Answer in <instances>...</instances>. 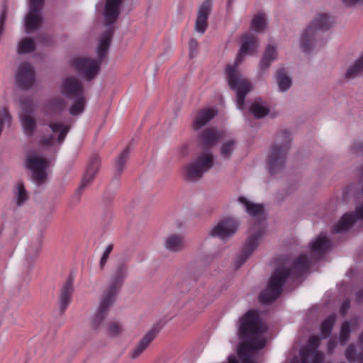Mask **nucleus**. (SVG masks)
<instances>
[{
  "instance_id": "nucleus-1",
  "label": "nucleus",
  "mask_w": 363,
  "mask_h": 363,
  "mask_svg": "<svg viewBox=\"0 0 363 363\" xmlns=\"http://www.w3.org/2000/svg\"><path fill=\"white\" fill-rule=\"evenodd\" d=\"M330 242L325 234L320 233L311 242L310 255L301 254L294 263L291 269L288 267V263L284 262L277 267L272 274L269 283L259 295V301L262 303H269L274 301L281 294L282 286L286 279L294 274L296 277L306 272L309 264L319 259L329 250Z\"/></svg>"
},
{
  "instance_id": "nucleus-2",
  "label": "nucleus",
  "mask_w": 363,
  "mask_h": 363,
  "mask_svg": "<svg viewBox=\"0 0 363 363\" xmlns=\"http://www.w3.org/2000/svg\"><path fill=\"white\" fill-rule=\"evenodd\" d=\"M267 330L258 313L250 311L240 319L239 333L241 342L238 348L240 363H257V352L266 344ZM228 363H240L235 357H228Z\"/></svg>"
},
{
  "instance_id": "nucleus-3",
  "label": "nucleus",
  "mask_w": 363,
  "mask_h": 363,
  "mask_svg": "<svg viewBox=\"0 0 363 363\" xmlns=\"http://www.w3.org/2000/svg\"><path fill=\"white\" fill-rule=\"evenodd\" d=\"M257 48V36L251 33L245 34L242 38V45L234 65H228L225 69L226 79L230 89L236 92V105L240 110L244 108L245 96L252 86L240 72L238 66L242 62L244 55H252Z\"/></svg>"
},
{
  "instance_id": "nucleus-4",
  "label": "nucleus",
  "mask_w": 363,
  "mask_h": 363,
  "mask_svg": "<svg viewBox=\"0 0 363 363\" xmlns=\"http://www.w3.org/2000/svg\"><path fill=\"white\" fill-rule=\"evenodd\" d=\"M128 275V269L125 263H120L116 267L103 291L99 307L96 313L90 318V327L92 330L97 331L101 328Z\"/></svg>"
},
{
  "instance_id": "nucleus-5",
  "label": "nucleus",
  "mask_w": 363,
  "mask_h": 363,
  "mask_svg": "<svg viewBox=\"0 0 363 363\" xmlns=\"http://www.w3.org/2000/svg\"><path fill=\"white\" fill-rule=\"evenodd\" d=\"M113 33V28L108 27L101 35L99 45L96 49L98 60L86 57H78L72 60V67L86 80L90 81L99 74L101 60L108 52Z\"/></svg>"
},
{
  "instance_id": "nucleus-6",
  "label": "nucleus",
  "mask_w": 363,
  "mask_h": 363,
  "mask_svg": "<svg viewBox=\"0 0 363 363\" xmlns=\"http://www.w3.org/2000/svg\"><path fill=\"white\" fill-rule=\"evenodd\" d=\"M291 143V135L289 131L282 130L277 133L267 160L268 168L272 174H276L284 169Z\"/></svg>"
},
{
  "instance_id": "nucleus-7",
  "label": "nucleus",
  "mask_w": 363,
  "mask_h": 363,
  "mask_svg": "<svg viewBox=\"0 0 363 363\" xmlns=\"http://www.w3.org/2000/svg\"><path fill=\"white\" fill-rule=\"evenodd\" d=\"M213 163L214 157L211 152H201L184 167L183 177L188 182L198 181L213 167Z\"/></svg>"
},
{
  "instance_id": "nucleus-8",
  "label": "nucleus",
  "mask_w": 363,
  "mask_h": 363,
  "mask_svg": "<svg viewBox=\"0 0 363 363\" xmlns=\"http://www.w3.org/2000/svg\"><path fill=\"white\" fill-rule=\"evenodd\" d=\"M264 232L265 228L263 223H261L255 224L250 230L249 235L245 240L243 248L237 259V263L239 266L243 264L256 250L260 243Z\"/></svg>"
},
{
  "instance_id": "nucleus-9",
  "label": "nucleus",
  "mask_w": 363,
  "mask_h": 363,
  "mask_svg": "<svg viewBox=\"0 0 363 363\" xmlns=\"http://www.w3.org/2000/svg\"><path fill=\"white\" fill-rule=\"evenodd\" d=\"M48 165V160L37 152H31L26 156V167L32 172L37 184H40L45 180L47 177L45 169Z\"/></svg>"
},
{
  "instance_id": "nucleus-10",
  "label": "nucleus",
  "mask_w": 363,
  "mask_h": 363,
  "mask_svg": "<svg viewBox=\"0 0 363 363\" xmlns=\"http://www.w3.org/2000/svg\"><path fill=\"white\" fill-rule=\"evenodd\" d=\"M238 226L239 223L236 219L231 217H225L212 226L208 230V235L210 237H216L222 240H227L235 234Z\"/></svg>"
},
{
  "instance_id": "nucleus-11",
  "label": "nucleus",
  "mask_w": 363,
  "mask_h": 363,
  "mask_svg": "<svg viewBox=\"0 0 363 363\" xmlns=\"http://www.w3.org/2000/svg\"><path fill=\"white\" fill-rule=\"evenodd\" d=\"M319 343L318 337H311L308 345L300 352V359L294 357L291 363H321L323 354L317 350Z\"/></svg>"
},
{
  "instance_id": "nucleus-12",
  "label": "nucleus",
  "mask_w": 363,
  "mask_h": 363,
  "mask_svg": "<svg viewBox=\"0 0 363 363\" xmlns=\"http://www.w3.org/2000/svg\"><path fill=\"white\" fill-rule=\"evenodd\" d=\"M48 126L52 131V134L43 138L40 143L41 145L52 147L56 143L62 144L69 130V126L61 121H52Z\"/></svg>"
},
{
  "instance_id": "nucleus-13",
  "label": "nucleus",
  "mask_w": 363,
  "mask_h": 363,
  "mask_svg": "<svg viewBox=\"0 0 363 363\" xmlns=\"http://www.w3.org/2000/svg\"><path fill=\"white\" fill-rule=\"evenodd\" d=\"M15 79L21 89L30 88L35 82V72L32 65L28 62L21 63L16 72Z\"/></svg>"
},
{
  "instance_id": "nucleus-14",
  "label": "nucleus",
  "mask_w": 363,
  "mask_h": 363,
  "mask_svg": "<svg viewBox=\"0 0 363 363\" xmlns=\"http://www.w3.org/2000/svg\"><path fill=\"white\" fill-rule=\"evenodd\" d=\"M61 92L64 96L72 98L84 94V87L82 82L77 78L67 77L62 82Z\"/></svg>"
},
{
  "instance_id": "nucleus-15",
  "label": "nucleus",
  "mask_w": 363,
  "mask_h": 363,
  "mask_svg": "<svg viewBox=\"0 0 363 363\" xmlns=\"http://www.w3.org/2000/svg\"><path fill=\"white\" fill-rule=\"evenodd\" d=\"M32 111L30 104H23L22 111L19 114L23 133L28 136L33 135L36 129V121L32 115Z\"/></svg>"
},
{
  "instance_id": "nucleus-16",
  "label": "nucleus",
  "mask_w": 363,
  "mask_h": 363,
  "mask_svg": "<svg viewBox=\"0 0 363 363\" xmlns=\"http://www.w3.org/2000/svg\"><path fill=\"white\" fill-rule=\"evenodd\" d=\"M211 0H205L199 6L195 24V30L201 34L204 33L208 26V18L211 11Z\"/></svg>"
},
{
  "instance_id": "nucleus-17",
  "label": "nucleus",
  "mask_w": 363,
  "mask_h": 363,
  "mask_svg": "<svg viewBox=\"0 0 363 363\" xmlns=\"http://www.w3.org/2000/svg\"><path fill=\"white\" fill-rule=\"evenodd\" d=\"M123 0H106L103 11L104 23L113 24L118 19Z\"/></svg>"
},
{
  "instance_id": "nucleus-18",
  "label": "nucleus",
  "mask_w": 363,
  "mask_h": 363,
  "mask_svg": "<svg viewBox=\"0 0 363 363\" xmlns=\"http://www.w3.org/2000/svg\"><path fill=\"white\" fill-rule=\"evenodd\" d=\"M334 24L333 18L328 13H318L312 19L308 27L311 29L320 32H325L330 30Z\"/></svg>"
},
{
  "instance_id": "nucleus-19",
  "label": "nucleus",
  "mask_w": 363,
  "mask_h": 363,
  "mask_svg": "<svg viewBox=\"0 0 363 363\" xmlns=\"http://www.w3.org/2000/svg\"><path fill=\"white\" fill-rule=\"evenodd\" d=\"M163 246L169 252H180L186 248L185 237L179 233L169 234L164 238Z\"/></svg>"
},
{
  "instance_id": "nucleus-20",
  "label": "nucleus",
  "mask_w": 363,
  "mask_h": 363,
  "mask_svg": "<svg viewBox=\"0 0 363 363\" xmlns=\"http://www.w3.org/2000/svg\"><path fill=\"white\" fill-rule=\"evenodd\" d=\"M158 331L155 328L150 330L138 342L130 354L132 359H137L148 347L150 343L157 335Z\"/></svg>"
},
{
  "instance_id": "nucleus-21",
  "label": "nucleus",
  "mask_w": 363,
  "mask_h": 363,
  "mask_svg": "<svg viewBox=\"0 0 363 363\" xmlns=\"http://www.w3.org/2000/svg\"><path fill=\"white\" fill-rule=\"evenodd\" d=\"M316 43V32L311 29V27L307 26L302 32L300 39L299 45L301 49L306 52L311 51Z\"/></svg>"
},
{
  "instance_id": "nucleus-22",
  "label": "nucleus",
  "mask_w": 363,
  "mask_h": 363,
  "mask_svg": "<svg viewBox=\"0 0 363 363\" xmlns=\"http://www.w3.org/2000/svg\"><path fill=\"white\" fill-rule=\"evenodd\" d=\"M363 76V52L345 69L344 77L346 80H353Z\"/></svg>"
},
{
  "instance_id": "nucleus-23",
  "label": "nucleus",
  "mask_w": 363,
  "mask_h": 363,
  "mask_svg": "<svg viewBox=\"0 0 363 363\" xmlns=\"http://www.w3.org/2000/svg\"><path fill=\"white\" fill-rule=\"evenodd\" d=\"M100 164L99 159L97 156L94 155L91 158L86 174L84 175L81 184L77 190L78 192L89 184L94 178L96 174Z\"/></svg>"
},
{
  "instance_id": "nucleus-24",
  "label": "nucleus",
  "mask_w": 363,
  "mask_h": 363,
  "mask_svg": "<svg viewBox=\"0 0 363 363\" xmlns=\"http://www.w3.org/2000/svg\"><path fill=\"white\" fill-rule=\"evenodd\" d=\"M217 115V110L214 108L201 109L194 119L192 127L196 130L204 126Z\"/></svg>"
},
{
  "instance_id": "nucleus-25",
  "label": "nucleus",
  "mask_w": 363,
  "mask_h": 363,
  "mask_svg": "<svg viewBox=\"0 0 363 363\" xmlns=\"http://www.w3.org/2000/svg\"><path fill=\"white\" fill-rule=\"evenodd\" d=\"M42 16L40 11L29 9L25 18V28L27 33L38 30L42 23Z\"/></svg>"
},
{
  "instance_id": "nucleus-26",
  "label": "nucleus",
  "mask_w": 363,
  "mask_h": 363,
  "mask_svg": "<svg viewBox=\"0 0 363 363\" xmlns=\"http://www.w3.org/2000/svg\"><path fill=\"white\" fill-rule=\"evenodd\" d=\"M73 290V279L69 277L61 289L60 295V308L62 312L65 311L69 305Z\"/></svg>"
},
{
  "instance_id": "nucleus-27",
  "label": "nucleus",
  "mask_w": 363,
  "mask_h": 363,
  "mask_svg": "<svg viewBox=\"0 0 363 363\" xmlns=\"http://www.w3.org/2000/svg\"><path fill=\"white\" fill-rule=\"evenodd\" d=\"M275 81L278 89L281 92H285L289 90L292 84L291 77L284 67H280L277 70Z\"/></svg>"
},
{
  "instance_id": "nucleus-28",
  "label": "nucleus",
  "mask_w": 363,
  "mask_h": 363,
  "mask_svg": "<svg viewBox=\"0 0 363 363\" xmlns=\"http://www.w3.org/2000/svg\"><path fill=\"white\" fill-rule=\"evenodd\" d=\"M238 201L241 203L245 211L251 216L261 217L264 212L263 206L259 203H255L245 197L240 196Z\"/></svg>"
},
{
  "instance_id": "nucleus-29",
  "label": "nucleus",
  "mask_w": 363,
  "mask_h": 363,
  "mask_svg": "<svg viewBox=\"0 0 363 363\" xmlns=\"http://www.w3.org/2000/svg\"><path fill=\"white\" fill-rule=\"evenodd\" d=\"M42 248V242L37 240L33 242L26 252V264L28 267H31L37 260L40 250Z\"/></svg>"
},
{
  "instance_id": "nucleus-30",
  "label": "nucleus",
  "mask_w": 363,
  "mask_h": 363,
  "mask_svg": "<svg viewBox=\"0 0 363 363\" xmlns=\"http://www.w3.org/2000/svg\"><path fill=\"white\" fill-rule=\"evenodd\" d=\"M200 140L203 145L213 146L222 137L220 132L216 128H206L200 134Z\"/></svg>"
},
{
  "instance_id": "nucleus-31",
  "label": "nucleus",
  "mask_w": 363,
  "mask_h": 363,
  "mask_svg": "<svg viewBox=\"0 0 363 363\" xmlns=\"http://www.w3.org/2000/svg\"><path fill=\"white\" fill-rule=\"evenodd\" d=\"M358 342L361 347V352L357 354L355 347L352 344L345 350V355L349 362L363 363V333L359 335Z\"/></svg>"
},
{
  "instance_id": "nucleus-32",
  "label": "nucleus",
  "mask_w": 363,
  "mask_h": 363,
  "mask_svg": "<svg viewBox=\"0 0 363 363\" xmlns=\"http://www.w3.org/2000/svg\"><path fill=\"white\" fill-rule=\"evenodd\" d=\"M277 53L275 47L272 45H269L259 62L260 71L264 72L267 70L271 63L277 59Z\"/></svg>"
},
{
  "instance_id": "nucleus-33",
  "label": "nucleus",
  "mask_w": 363,
  "mask_h": 363,
  "mask_svg": "<svg viewBox=\"0 0 363 363\" xmlns=\"http://www.w3.org/2000/svg\"><path fill=\"white\" fill-rule=\"evenodd\" d=\"M269 111L267 104L260 99H256L250 107V111L257 118L267 116Z\"/></svg>"
},
{
  "instance_id": "nucleus-34",
  "label": "nucleus",
  "mask_w": 363,
  "mask_h": 363,
  "mask_svg": "<svg viewBox=\"0 0 363 363\" xmlns=\"http://www.w3.org/2000/svg\"><path fill=\"white\" fill-rule=\"evenodd\" d=\"M73 101L69 108V112L72 116L81 114L86 106V99L84 94L72 97Z\"/></svg>"
},
{
  "instance_id": "nucleus-35",
  "label": "nucleus",
  "mask_w": 363,
  "mask_h": 363,
  "mask_svg": "<svg viewBox=\"0 0 363 363\" xmlns=\"http://www.w3.org/2000/svg\"><path fill=\"white\" fill-rule=\"evenodd\" d=\"M66 103L64 99L60 96L52 98L48 103L45 108L47 111L60 113L65 110Z\"/></svg>"
},
{
  "instance_id": "nucleus-36",
  "label": "nucleus",
  "mask_w": 363,
  "mask_h": 363,
  "mask_svg": "<svg viewBox=\"0 0 363 363\" xmlns=\"http://www.w3.org/2000/svg\"><path fill=\"white\" fill-rule=\"evenodd\" d=\"M35 48L34 40L29 38H24L18 42L17 51L19 54H26L33 52Z\"/></svg>"
},
{
  "instance_id": "nucleus-37",
  "label": "nucleus",
  "mask_w": 363,
  "mask_h": 363,
  "mask_svg": "<svg viewBox=\"0 0 363 363\" xmlns=\"http://www.w3.org/2000/svg\"><path fill=\"white\" fill-rule=\"evenodd\" d=\"M237 142L234 139H229L223 142L220 146V155L225 159H229L235 149Z\"/></svg>"
},
{
  "instance_id": "nucleus-38",
  "label": "nucleus",
  "mask_w": 363,
  "mask_h": 363,
  "mask_svg": "<svg viewBox=\"0 0 363 363\" xmlns=\"http://www.w3.org/2000/svg\"><path fill=\"white\" fill-rule=\"evenodd\" d=\"M267 26L266 16L263 13H257L251 23V28L257 32H262Z\"/></svg>"
},
{
  "instance_id": "nucleus-39",
  "label": "nucleus",
  "mask_w": 363,
  "mask_h": 363,
  "mask_svg": "<svg viewBox=\"0 0 363 363\" xmlns=\"http://www.w3.org/2000/svg\"><path fill=\"white\" fill-rule=\"evenodd\" d=\"M336 315L332 314L330 315L320 325L321 334L323 338L327 337L332 330V328L335 322Z\"/></svg>"
},
{
  "instance_id": "nucleus-40",
  "label": "nucleus",
  "mask_w": 363,
  "mask_h": 363,
  "mask_svg": "<svg viewBox=\"0 0 363 363\" xmlns=\"http://www.w3.org/2000/svg\"><path fill=\"white\" fill-rule=\"evenodd\" d=\"M123 325L118 321H111L106 326V333L108 336L116 337L123 332Z\"/></svg>"
},
{
  "instance_id": "nucleus-41",
  "label": "nucleus",
  "mask_w": 363,
  "mask_h": 363,
  "mask_svg": "<svg viewBox=\"0 0 363 363\" xmlns=\"http://www.w3.org/2000/svg\"><path fill=\"white\" fill-rule=\"evenodd\" d=\"M16 203L17 206H22L26 201H27L28 196L25 189L24 185L18 182L16 185V190L15 191Z\"/></svg>"
},
{
  "instance_id": "nucleus-42",
  "label": "nucleus",
  "mask_w": 363,
  "mask_h": 363,
  "mask_svg": "<svg viewBox=\"0 0 363 363\" xmlns=\"http://www.w3.org/2000/svg\"><path fill=\"white\" fill-rule=\"evenodd\" d=\"M130 150L128 148L123 150L116 161V170L118 174L122 172L124 165L128 160Z\"/></svg>"
},
{
  "instance_id": "nucleus-43",
  "label": "nucleus",
  "mask_w": 363,
  "mask_h": 363,
  "mask_svg": "<svg viewBox=\"0 0 363 363\" xmlns=\"http://www.w3.org/2000/svg\"><path fill=\"white\" fill-rule=\"evenodd\" d=\"M350 332V323L349 322L343 323L341 327L340 335V342L342 345L345 344V342L348 340Z\"/></svg>"
},
{
  "instance_id": "nucleus-44",
  "label": "nucleus",
  "mask_w": 363,
  "mask_h": 363,
  "mask_svg": "<svg viewBox=\"0 0 363 363\" xmlns=\"http://www.w3.org/2000/svg\"><path fill=\"white\" fill-rule=\"evenodd\" d=\"M113 245L112 244H108L106 246V247L105 248V250L101 255V257L100 259V262H99V267L101 269L104 268V267L106 264V262L108 259V257L113 250Z\"/></svg>"
},
{
  "instance_id": "nucleus-45",
  "label": "nucleus",
  "mask_w": 363,
  "mask_h": 363,
  "mask_svg": "<svg viewBox=\"0 0 363 363\" xmlns=\"http://www.w3.org/2000/svg\"><path fill=\"white\" fill-rule=\"evenodd\" d=\"M44 0H29V9L41 11Z\"/></svg>"
},
{
  "instance_id": "nucleus-46",
  "label": "nucleus",
  "mask_w": 363,
  "mask_h": 363,
  "mask_svg": "<svg viewBox=\"0 0 363 363\" xmlns=\"http://www.w3.org/2000/svg\"><path fill=\"white\" fill-rule=\"evenodd\" d=\"M350 308V301L345 300L340 307V312L342 315H345Z\"/></svg>"
},
{
  "instance_id": "nucleus-47",
  "label": "nucleus",
  "mask_w": 363,
  "mask_h": 363,
  "mask_svg": "<svg viewBox=\"0 0 363 363\" xmlns=\"http://www.w3.org/2000/svg\"><path fill=\"white\" fill-rule=\"evenodd\" d=\"M197 48V42L196 40L191 39L189 42V49H190V55L192 56L193 51L196 50Z\"/></svg>"
},
{
  "instance_id": "nucleus-48",
  "label": "nucleus",
  "mask_w": 363,
  "mask_h": 363,
  "mask_svg": "<svg viewBox=\"0 0 363 363\" xmlns=\"http://www.w3.org/2000/svg\"><path fill=\"white\" fill-rule=\"evenodd\" d=\"M357 301L360 302L362 301V299L363 298V289H361L358 291V293L357 294Z\"/></svg>"
},
{
  "instance_id": "nucleus-49",
  "label": "nucleus",
  "mask_w": 363,
  "mask_h": 363,
  "mask_svg": "<svg viewBox=\"0 0 363 363\" xmlns=\"http://www.w3.org/2000/svg\"><path fill=\"white\" fill-rule=\"evenodd\" d=\"M334 347H335V342H333L332 340H330V341L329 342V345H328V350H329L330 352H331V351H333V350L334 349Z\"/></svg>"
},
{
  "instance_id": "nucleus-50",
  "label": "nucleus",
  "mask_w": 363,
  "mask_h": 363,
  "mask_svg": "<svg viewBox=\"0 0 363 363\" xmlns=\"http://www.w3.org/2000/svg\"><path fill=\"white\" fill-rule=\"evenodd\" d=\"M360 171H361L362 174H363V168Z\"/></svg>"
}]
</instances>
